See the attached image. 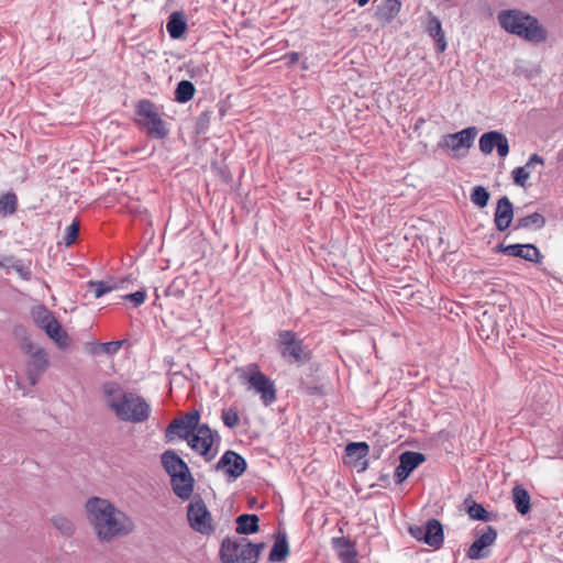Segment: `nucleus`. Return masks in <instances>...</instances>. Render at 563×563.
<instances>
[{
    "label": "nucleus",
    "mask_w": 563,
    "mask_h": 563,
    "mask_svg": "<svg viewBox=\"0 0 563 563\" xmlns=\"http://www.w3.org/2000/svg\"><path fill=\"white\" fill-rule=\"evenodd\" d=\"M477 134L478 129L476 126H467L459 132L442 135L437 147L454 159H463L473 147Z\"/></svg>",
    "instance_id": "39448f33"
},
{
    "label": "nucleus",
    "mask_w": 563,
    "mask_h": 563,
    "mask_svg": "<svg viewBox=\"0 0 563 563\" xmlns=\"http://www.w3.org/2000/svg\"><path fill=\"white\" fill-rule=\"evenodd\" d=\"M310 374L300 379V388L309 396H323L325 394L324 384L318 377L313 376V372H317V366L311 364L309 366Z\"/></svg>",
    "instance_id": "a878e982"
},
{
    "label": "nucleus",
    "mask_w": 563,
    "mask_h": 563,
    "mask_svg": "<svg viewBox=\"0 0 563 563\" xmlns=\"http://www.w3.org/2000/svg\"><path fill=\"white\" fill-rule=\"evenodd\" d=\"M188 446L200 455L206 463L211 462L219 453L221 437L208 423H201L196 432L187 439Z\"/></svg>",
    "instance_id": "423d86ee"
},
{
    "label": "nucleus",
    "mask_w": 563,
    "mask_h": 563,
    "mask_svg": "<svg viewBox=\"0 0 563 563\" xmlns=\"http://www.w3.org/2000/svg\"><path fill=\"white\" fill-rule=\"evenodd\" d=\"M79 230L80 224L77 220H74L69 225L66 227L65 234L63 238L65 246H70L76 242L79 235Z\"/></svg>",
    "instance_id": "a19ab883"
},
{
    "label": "nucleus",
    "mask_w": 563,
    "mask_h": 563,
    "mask_svg": "<svg viewBox=\"0 0 563 563\" xmlns=\"http://www.w3.org/2000/svg\"><path fill=\"white\" fill-rule=\"evenodd\" d=\"M478 529H475L476 538L466 552L467 558L471 560L487 558L489 554V547L493 545V526L487 525L483 529L482 534H478Z\"/></svg>",
    "instance_id": "f3484780"
},
{
    "label": "nucleus",
    "mask_w": 563,
    "mask_h": 563,
    "mask_svg": "<svg viewBox=\"0 0 563 563\" xmlns=\"http://www.w3.org/2000/svg\"><path fill=\"white\" fill-rule=\"evenodd\" d=\"M128 342V340H115L109 342H101V350L107 355H115L119 350Z\"/></svg>",
    "instance_id": "a18cd8bd"
},
{
    "label": "nucleus",
    "mask_w": 563,
    "mask_h": 563,
    "mask_svg": "<svg viewBox=\"0 0 563 563\" xmlns=\"http://www.w3.org/2000/svg\"><path fill=\"white\" fill-rule=\"evenodd\" d=\"M103 394L107 398L113 397L119 390L120 385L114 382L106 383L102 387Z\"/></svg>",
    "instance_id": "603ef678"
},
{
    "label": "nucleus",
    "mask_w": 563,
    "mask_h": 563,
    "mask_svg": "<svg viewBox=\"0 0 563 563\" xmlns=\"http://www.w3.org/2000/svg\"><path fill=\"white\" fill-rule=\"evenodd\" d=\"M53 526L56 530L60 532V534L65 537H70L75 531V526L70 519L65 516L56 515L51 519Z\"/></svg>",
    "instance_id": "e433bc0d"
},
{
    "label": "nucleus",
    "mask_w": 563,
    "mask_h": 563,
    "mask_svg": "<svg viewBox=\"0 0 563 563\" xmlns=\"http://www.w3.org/2000/svg\"><path fill=\"white\" fill-rule=\"evenodd\" d=\"M242 542H247L249 545L252 548V551H253V554L256 556V559L258 560L260 556H261V553L262 551L264 550L265 548V543L264 542H260V543H254L252 542L251 540L249 539H242Z\"/></svg>",
    "instance_id": "864d4df0"
},
{
    "label": "nucleus",
    "mask_w": 563,
    "mask_h": 563,
    "mask_svg": "<svg viewBox=\"0 0 563 563\" xmlns=\"http://www.w3.org/2000/svg\"><path fill=\"white\" fill-rule=\"evenodd\" d=\"M369 453V445L365 441L349 442L344 449L345 461L363 460Z\"/></svg>",
    "instance_id": "2f4dec72"
},
{
    "label": "nucleus",
    "mask_w": 563,
    "mask_h": 563,
    "mask_svg": "<svg viewBox=\"0 0 563 563\" xmlns=\"http://www.w3.org/2000/svg\"><path fill=\"white\" fill-rule=\"evenodd\" d=\"M201 412L199 409H191L179 418L174 419L165 429V440L167 443L179 438L187 442V439L196 432L201 424Z\"/></svg>",
    "instance_id": "9b49d317"
},
{
    "label": "nucleus",
    "mask_w": 563,
    "mask_h": 563,
    "mask_svg": "<svg viewBox=\"0 0 563 563\" xmlns=\"http://www.w3.org/2000/svg\"><path fill=\"white\" fill-rule=\"evenodd\" d=\"M242 544V539L227 537L222 540L220 545V559L222 563H231L230 560H235L239 555V550Z\"/></svg>",
    "instance_id": "7c9ffc66"
},
{
    "label": "nucleus",
    "mask_w": 563,
    "mask_h": 563,
    "mask_svg": "<svg viewBox=\"0 0 563 563\" xmlns=\"http://www.w3.org/2000/svg\"><path fill=\"white\" fill-rule=\"evenodd\" d=\"M88 286L93 288L95 298H101L106 294L119 288V284H88Z\"/></svg>",
    "instance_id": "de8ad7c7"
},
{
    "label": "nucleus",
    "mask_w": 563,
    "mask_h": 563,
    "mask_svg": "<svg viewBox=\"0 0 563 563\" xmlns=\"http://www.w3.org/2000/svg\"><path fill=\"white\" fill-rule=\"evenodd\" d=\"M278 352L289 364H302L311 358L310 352L303 351V341L292 330L278 332Z\"/></svg>",
    "instance_id": "1a4fd4ad"
},
{
    "label": "nucleus",
    "mask_w": 563,
    "mask_h": 563,
    "mask_svg": "<svg viewBox=\"0 0 563 563\" xmlns=\"http://www.w3.org/2000/svg\"><path fill=\"white\" fill-rule=\"evenodd\" d=\"M231 563H257L258 560L253 554L252 548L247 542H242L239 550V555L235 560H230Z\"/></svg>",
    "instance_id": "ea45409f"
},
{
    "label": "nucleus",
    "mask_w": 563,
    "mask_h": 563,
    "mask_svg": "<svg viewBox=\"0 0 563 563\" xmlns=\"http://www.w3.org/2000/svg\"><path fill=\"white\" fill-rule=\"evenodd\" d=\"M235 531L239 534L250 536L260 531V517L256 514H241L235 519Z\"/></svg>",
    "instance_id": "bb28decb"
},
{
    "label": "nucleus",
    "mask_w": 563,
    "mask_h": 563,
    "mask_svg": "<svg viewBox=\"0 0 563 563\" xmlns=\"http://www.w3.org/2000/svg\"><path fill=\"white\" fill-rule=\"evenodd\" d=\"M146 297H147L146 289L139 288L137 290H135L133 292L122 295L121 299L131 302L134 308H137L144 303Z\"/></svg>",
    "instance_id": "79ce46f5"
},
{
    "label": "nucleus",
    "mask_w": 563,
    "mask_h": 563,
    "mask_svg": "<svg viewBox=\"0 0 563 563\" xmlns=\"http://www.w3.org/2000/svg\"><path fill=\"white\" fill-rule=\"evenodd\" d=\"M18 208V197L13 191L0 196V217L13 214Z\"/></svg>",
    "instance_id": "c9c22d12"
},
{
    "label": "nucleus",
    "mask_w": 563,
    "mask_h": 563,
    "mask_svg": "<svg viewBox=\"0 0 563 563\" xmlns=\"http://www.w3.org/2000/svg\"><path fill=\"white\" fill-rule=\"evenodd\" d=\"M164 286V296L165 297H174L175 299H180L185 295V288L181 284H162Z\"/></svg>",
    "instance_id": "49530a36"
},
{
    "label": "nucleus",
    "mask_w": 563,
    "mask_h": 563,
    "mask_svg": "<svg viewBox=\"0 0 563 563\" xmlns=\"http://www.w3.org/2000/svg\"><path fill=\"white\" fill-rule=\"evenodd\" d=\"M221 420L229 429H234L240 422L239 411L234 407L223 408L221 410Z\"/></svg>",
    "instance_id": "4c0bfd02"
},
{
    "label": "nucleus",
    "mask_w": 563,
    "mask_h": 563,
    "mask_svg": "<svg viewBox=\"0 0 563 563\" xmlns=\"http://www.w3.org/2000/svg\"><path fill=\"white\" fill-rule=\"evenodd\" d=\"M154 292H155L156 299H159L162 295L164 296V286H162V284H158L157 286H155Z\"/></svg>",
    "instance_id": "bf43d9fd"
},
{
    "label": "nucleus",
    "mask_w": 563,
    "mask_h": 563,
    "mask_svg": "<svg viewBox=\"0 0 563 563\" xmlns=\"http://www.w3.org/2000/svg\"><path fill=\"white\" fill-rule=\"evenodd\" d=\"M331 543L341 563H358L355 541L342 536L332 538Z\"/></svg>",
    "instance_id": "aec40b11"
},
{
    "label": "nucleus",
    "mask_w": 563,
    "mask_h": 563,
    "mask_svg": "<svg viewBox=\"0 0 563 563\" xmlns=\"http://www.w3.org/2000/svg\"><path fill=\"white\" fill-rule=\"evenodd\" d=\"M398 460L399 463L394 471V481L397 485H401L427 461V456L422 452L406 450L399 454Z\"/></svg>",
    "instance_id": "ddd939ff"
},
{
    "label": "nucleus",
    "mask_w": 563,
    "mask_h": 563,
    "mask_svg": "<svg viewBox=\"0 0 563 563\" xmlns=\"http://www.w3.org/2000/svg\"><path fill=\"white\" fill-rule=\"evenodd\" d=\"M161 463L169 477L189 468L185 460L173 449H168L162 453Z\"/></svg>",
    "instance_id": "b1692460"
},
{
    "label": "nucleus",
    "mask_w": 563,
    "mask_h": 563,
    "mask_svg": "<svg viewBox=\"0 0 563 563\" xmlns=\"http://www.w3.org/2000/svg\"><path fill=\"white\" fill-rule=\"evenodd\" d=\"M512 499L520 515H526L530 511V496L525 488L516 486L512 489Z\"/></svg>",
    "instance_id": "f704fd0d"
},
{
    "label": "nucleus",
    "mask_w": 563,
    "mask_h": 563,
    "mask_svg": "<svg viewBox=\"0 0 563 563\" xmlns=\"http://www.w3.org/2000/svg\"><path fill=\"white\" fill-rule=\"evenodd\" d=\"M500 26L508 33L533 44H540L547 41L548 32L539 20L521 10H503L498 13Z\"/></svg>",
    "instance_id": "f03ea898"
},
{
    "label": "nucleus",
    "mask_w": 563,
    "mask_h": 563,
    "mask_svg": "<svg viewBox=\"0 0 563 563\" xmlns=\"http://www.w3.org/2000/svg\"><path fill=\"white\" fill-rule=\"evenodd\" d=\"M100 345H101V342L89 343L87 346L88 353L91 355H99V354L103 353Z\"/></svg>",
    "instance_id": "4d7b16f0"
},
{
    "label": "nucleus",
    "mask_w": 563,
    "mask_h": 563,
    "mask_svg": "<svg viewBox=\"0 0 563 563\" xmlns=\"http://www.w3.org/2000/svg\"><path fill=\"white\" fill-rule=\"evenodd\" d=\"M283 58L286 60L288 66H294L299 60V54L297 52H288L283 56Z\"/></svg>",
    "instance_id": "6e6d98bb"
},
{
    "label": "nucleus",
    "mask_w": 563,
    "mask_h": 563,
    "mask_svg": "<svg viewBox=\"0 0 563 563\" xmlns=\"http://www.w3.org/2000/svg\"><path fill=\"white\" fill-rule=\"evenodd\" d=\"M139 117L136 123L146 134L156 140H164L169 133L166 122L162 119L157 107L148 99L140 100L135 106Z\"/></svg>",
    "instance_id": "20e7f679"
},
{
    "label": "nucleus",
    "mask_w": 563,
    "mask_h": 563,
    "mask_svg": "<svg viewBox=\"0 0 563 563\" xmlns=\"http://www.w3.org/2000/svg\"><path fill=\"white\" fill-rule=\"evenodd\" d=\"M427 32L435 42L437 51L443 53L446 49L445 34L442 30L441 21L435 15H430L427 24Z\"/></svg>",
    "instance_id": "cd10ccee"
},
{
    "label": "nucleus",
    "mask_w": 563,
    "mask_h": 563,
    "mask_svg": "<svg viewBox=\"0 0 563 563\" xmlns=\"http://www.w3.org/2000/svg\"><path fill=\"white\" fill-rule=\"evenodd\" d=\"M196 92L195 85L189 80H180L174 91V100L178 103H187Z\"/></svg>",
    "instance_id": "72a5a7b5"
},
{
    "label": "nucleus",
    "mask_w": 563,
    "mask_h": 563,
    "mask_svg": "<svg viewBox=\"0 0 563 563\" xmlns=\"http://www.w3.org/2000/svg\"><path fill=\"white\" fill-rule=\"evenodd\" d=\"M489 198H490V194L485 187L476 186L473 188L472 194H471V201L474 205L483 208V207L487 206Z\"/></svg>",
    "instance_id": "58836bf2"
},
{
    "label": "nucleus",
    "mask_w": 563,
    "mask_h": 563,
    "mask_svg": "<svg viewBox=\"0 0 563 563\" xmlns=\"http://www.w3.org/2000/svg\"><path fill=\"white\" fill-rule=\"evenodd\" d=\"M420 285L423 289H417L415 291L412 289L413 284H405L402 287H400V289L404 292V296L408 299H411L415 305L426 307L428 309H433L440 301L441 297L437 292L432 295V291L429 289L430 284Z\"/></svg>",
    "instance_id": "2eb2a0df"
},
{
    "label": "nucleus",
    "mask_w": 563,
    "mask_h": 563,
    "mask_svg": "<svg viewBox=\"0 0 563 563\" xmlns=\"http://www.w3.org/2000/svg\"><path fill=\"white\" fill-rule=\"evenodd\" d=\"M408 532L417 541L435 550L440 549L444 542L443 525L437 518H430L422 525H410Z\"/></svg>",
    "instance_id": "f8f14e48"
},
{
    "label": "nucleus",
    "mask_w": 563,
    "mask_h": 563,
    "mask_svg": "<svg viewBox=\"0 0 563 563\" xmlns=\"http://www.w3.org/2000/svg\"><path fill=\"white\" fill-rule=\"evenodd\" d=\"M547 220L543 214L533 212L529 216L519 218L515 229L541 230L544 228Z\"/></svg>",
    "instance_id": "473e14b6"
},
{
    "label": "nucleus",
    "mask_w": 563,
    "mask_h": 563,
    "mask_svg": "<svg viewBox=\"0 0 563 563\" xmlns=\"http://www.w3.org/2000/svg\"><path fill=\"white\" fill-rule=\"evenodd\" d=\"M241 378L260 395L262 402L265 406L272 405L277 398L275 383L272 378L265 375L257 364H251L247 371L243 372Z\"/></svg>",
    "instance_id": "6e6552de"
},
{
    "label": "nucleus",
    "mask_w": 563,
    "mask_h": 563,
    "mask_svg": "<svg viewBox=\"0 0 563 563\" xmlns=\"http://www.w3.org/2000/svg\"><path fill=\"white\" fill-rule=\"evenodd\" d=\"M119 282H122V283H125V282H130L128 277H123L121 278Z\"/></svg>",
    "instance_id": "69168bd1"
},
{
    "label": "nucleus",
    "mask_w": 563,
    "mask_h": 563,
    "mask_svg": "<svg viewBox=\"0 0 563 563\" xmlns=\"http://www.w3.org/2000/svg\"><path fill=\"white\" fill-rule=\"evenodd\" d=\"M424 123H426L424 118H422V117L418 118L415 122V126H413L415 131L419 130Z\"/></svg>",
    "instance_id": "680f3d73"
},
{
    "label": "nucleus",
    "mask_w": 563,
    "mask_h": 563,
    "mask_svg": "<svg viewBox=\"0 0 563 563\" xmlns=\"http://www.w3.org/2000/svg\"><path fill=\"white\" fill-rule=\"evenodd\" d=\"M0 268L7 274L15 273L21 279L29 280L31 277L30 263L14 256L0 255Z\"/></svg>",
    "instance_id": "5701e85b"
},
{
    "label": "nucleus",
    "mask_w": 563,
    "mask_h": 563,
    "mask_svg": "<svg viewBox=\"0 0 563 563\" xmlns=\"http://www.w3.org/2000/svg\"><path fill=\"white\" fill-rule=\"evenodd\" d=\"M345 463L353 464L354 467L357 468V472H364L368 468L369 462L366 460V457H363V460H354V461H345Z\"/></svg>",
    "instance_id": "5fc2aeb1"
},
{
    "label": "nucleus",
    "mask_w": 563,
    "mask_h": 563,
    "mask_svg": "<svg viewBox=\"0 0 563 563\" xmlns=\"http://www.w3.org/2000/svg\"><path fill=\"white\" fill-rule=\"evenodd\" d=\"M170 478V486L174 495L179 499L186 501L192 498L196 481L190 472V468L181 471L173 475Z\"/></svg>",
    "instance_id": "a211bd4d"
},
{
    "label": "nucleus",
    "mask_w": 563,
    "mask_h": 563,
    "mask_svg": "<svg viewBox=\"0 0 563 563\" xmlns=\"http://www.w3.org/2000/svg\"><path fill=\"white\" fill-rule=\"evenodd\" d=\"M32 318L34 323L42 329L60 350H66L69 346L66 330L58 322L54 313L45 306L41 305L35 307L32 310Z\"/></svg>",
    "instance_id": "0eeeda50"
},
{
    "label": "nucleus",
    "mask_w": 563,
    "mask_h": 563,
    "mask_svg": "<svg viewBox=\"0 0 563 563\" xmlns=\"http://www.w3.org/2000/svg\"><path fill=\"white\" fill-rule=\"evenodd\" d=\"M166 30L172 40H179L187 31V19L181 11H174L166 22Z\"/></svg>",
    "instance_id": "393cba45"
},
{
    "label": "nucleus",
    "mask_w": 563,
    "mask_h": 563,
    "mask_svg": "<svg viewBox=\"0 0 563 563\" xmlns=\"http://www.w3.org/2000/svg\"><path fill=\"white\" fill-rule=\"evenodd\" d=\"M534 165H541V166L544 165L543 157L537 153L531 154L530 157L528 158L527 163L522 167H525L526 170H530V173H531Z\"/></svg>",
    "instance_id": "8fccbe9b"
},
{
    "label": "nucleus",
    "mask_w": 563,
    "mask_h": 563,
    "mask_svg": "<svg viewBox=\"0 0 563 563\" xmlns=\"http://www.w3.org/2000/svg\"><path fill=\"white\" fill-rule=\"evenodd\" d=\"M463 506L472 520L487 522L492 519V512L486 510L483 504L477 503L471 496L464 499Z\"/></svg>",
    "instance_id": "c756f323"
},
{
    "label": "nucleus",
    "mask_w": 563,
    "mask_h": 563,
    "mask_svg": "<svg viewBox=\"0 0 563 563\" xmlns=\"http://www.w3.org/2000/svg\"><path fill=\"white\" fill-rule=\"evenodd\" d=\"M378 479L382 483H384V487H387L390 484V482H389V474H380Z\"/></svg>",
    "instance_id": "052dcab7"
},
{
    "label": "nucleus",
    "mask_w": 563,
    "mask_h": 563,
    "mask_svg": "<svg viewBox=\"0 0 563 563\" xmlns=\"http://www.w3.org/2000/svg\"><path fill=\"white\" fill-rule=\"evenodd\" d=\"M479 150L484 154L493 153V130L485 132L479 139Z\"/></svg>",
    "instance_id": "09e8293b"
},
{
    "label": "nucleus",
    "mask_w": 563,
    "mask_h": 563,
    "mask_svg": "<svg viewBox=\"0 0 563 563\" xmlns=\"http://www.w3.org/2000/svg\"><path fill=\"white\" fill-rule=\"evenodd\" d=\"M87 518L101 541L129 536L134 530L130 516L106 498L90 497L85 504Z\"/></svg>",
    "instance_id": "f257e3e1"
},
{
    "label": "nucleus",
    "mask_w": 563,
    "mask_h": 563,
    "mask_svg": "<svg viewBox=\"0 0 563 563\" xmlns=\"http://www.w3.org/2000/svg\"><path fill=\"white\" fill-rule=\"evenodd\" d=\"M495 150L500 157H506L509 153L507 136L498 131H495Z\"/></svg>",
    "instance_id": "37998d69"
},
{
    "label": "nucleus",
    "mask_w": 563,
    "mask_h": 563,
    "mask_svg": "<svg viewBox=\"0 0 563 563\" xmlns=\"http://www.w3.org/2000/svg\"><path fill=\"white\" fill-rule=\"evenodd\" d=\"M514 218V206L508 199V197L504 196L498 199L496 208H495V227L498 231H505L509 228Z\"/></svg>",
    "instance_id": "4be33fe9"
},
{
    "label": "nucleus",
    "mask_w": 563,
    "mask_h": 563,
    "mask_svg": "<svg viewBox=\"0 0 563 563\" xmlns=\"http://www.w3.org/2000/svg\"><path fill=\"white\" fill-rule=\"evenodd\" d=\"M22 350L24 351V353L31 356V354L35 351L34 344L31 341L24 342L22 345Z\"/></svg>",
    "instance_id": "13d9d810"
},
{
    "label": "nucleus",
    "mask_w": 563,
    "mask_h": 563,
    "mask_svg": "<svg viewBox=\"0 0 563 563\" xmlns=\"http://www.w3.org/2000/svg\"><path fill=\"white\" fill-rule=\"evenodd\" d=\"M401 9L400 0H384L375 12L378 21L388 24L397 16Z\"/></svg>",
    "instance_id": "c85d7f7f"
},
{
    "label": "nucleus",
    "mask_w": 563,
    "mask_h": 563,
    "mask_svg": "<svg viewBox=\"0 0 563 563\" xmlns=\"http://www.w3.org/2000/svg\"><path fill=\"white\" fill-rule=\"evenodd\" d=\"M48 366L49 360L45 349H35L26 364V376L31 386H35L38 383L40 377L46 372Z\"/></svg>",
    "instance_id": "dca6fc26"
},
{
    "label": "nucleus",
    "mask_w": 563,
    "mask_h": 563,
    "mask_svg": "<svg viewBox=\"0 0 563 563\" xmlns=\"http://www.w3.org/2000/svg\"><path fill=\"white\" fill-rule=\"evenodd\" d=\"M290 553L288 536L285 529L278 528L273 536V545L268 554L272 563L284 562Z\"/></svg>",
    "instance_id": "412c9836"
},
{
    "label": "nucleus",
    "mask_w": 563,
    "mask_h": 563,
    "mask_svg": "<svg viewBox=\"0 0 563 563\" xmlns=\"http://www.w3.org/2000/svg\"><path fill=\"white\" fill-rule=\"evenodd\" d=\"M479 336L485 340L489 339V334L486 332L484 328L479 331Z\"/></svg>",
    "instance_id": "e2e57ef3"
},
{
    "label": "nucleus",
    "mask_w": 563,
    "mask_h": 563,
    "mask_svg": "<svg viewBox=\"0 0 563 563\" xmlns=\"http://www.w3.org/2000/svg\"><path fill=\"white\" fill-rule=\"evenodd\" d=\"M512 180L516 186H519L521 188H527L528 186V179L530 177V170H526L525 167H516L511 172Z\"/></svg>",
    "instance_id": "c03bdc74"
},
{
    "label": "nucleus",
    "mask_w": 563,
    "mask_h": 563,
    "mask_svg": "<svg viewBox=\"0 0 563 563\" xmlns=\"http://www.w3.org/2000/svg\"><path fill=\"white\" fill-rule=\"evenodd\" d=\"M214 470L223 472L229 479L235 481L247 470V462L240 453L227 450L214 464Z\"/></svg>",
    "instance_id": "4468645a"
},
{
    "label": "nucleus",
    "mask_w": 563,
    "mask_h": 563,
    "mask_svg": "<svg viewBox=\"0 0 563 563\" xmlns=\"http://www.w3.org/2000/svg\"><path fill=\"white\" fill-rule=\"evenodd\" d=\"M495 252H500L509 256L520 257L529 262H539L541 253L534 244H498Z\"/></svg>",
    "instance_id": "6ab92c4d"
},
{
    "label": "nucleus",
    "mask_w": 563,
    "mask_h": 563,
    "mask_svg": "<svg viewBox=\"0 0 563 563\" xmlns=\"http://www.w3.org/2000/svg\"><path fill=\"white\" fill-rule=\"evenodd\" d=\"M369 1H371V0H357V4H358L360 7H364V5H366Z\"/></svg>",
    "instance_id": "0e129e2a"
},
{
    "label": "nucleus",
    "mask_w": 563,
    "mask_h": 563,
    "mask_svg": "<svg viewBox=\"0 0 563 563\" xmlns=\"http://www.w3.org/2000/svg\"><path fill=\"white\" fill-rule=\"evenodd\" d=\"M187 520L190 528L200 534L210 536L214 532L211 512L199 494L194 495L187 505Z\"/></svg>",
    "instance_id": "9d476101"
},
{
    "label": "nucleus",
    "mask_w": 563,
    "mask_h": 563,
    "mask_svg": "<svg viewBox=\"0 0 563 563\" xmlns=\"http://www.w3.org/2000/svg\"><path fill=\"white\" fill-rule=\"evenodd\" d=\"M108 407L124 422L142 423L151 415L150 404L133 393H123L119 400H109Z\"/></svg>",
    "instance_id": "7ed1b4c3"
},
{
    "label": "nucleus",
    "mask_w": 563,
    "mask_h": 563,
    "mask_svg": "<svg viewBox=\"0 0 563 563\" xmlns=\"http://www.w3.org/2000/svg\"><path fill=\"white\" fill-rule=\"evenodd\" d=\"M210 122V112L203 111L197 118V129L199 132L203 131Z\"/></svg>",
    "instance_id": "3c124183"
}]
</instances>
